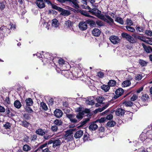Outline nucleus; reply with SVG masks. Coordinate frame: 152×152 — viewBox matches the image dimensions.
<instances>
[{
    "label": "nucleus",
    "instance_id": "nucleus-3",
    "mask_svg": "<svg viewBox=\"0 0 152 152\" xmlns=\"http://www.w3.org/2000/svg\"><path fill=\"white\" fill-rule=\"evenodd\" d=\"M79 71H80V72H81L80 70L78 69L77 68L75 67L73 69V70L71 72L73 76L75 77H76L78 78L80 77Z\"/></svg>",
    "mask_w": 152,
    "mask_h": 152
},
{
    "label": "nucleus",
    "instance_id": "nucleus-19",
    "mask_svg": "<svg viewBox=\"0 0 152 152\" xmlns=\"http://www.w3.org/2000/svg\"><path fill=\"white\" fill-rule=\"evenodd\" d=\"M61 141L59 139L54 140H53V147L55 148L57 146H58L61 144Z\"/></svg>",
    "mask_w": 152,
    "mask_h": 152
},
{
    "label": "nucleus",
    "instance_id": "nucleus-33",
    "mask_svg": "<svg viewBox=\"0 0 152 152\" xmlns=\"http://www.w3.org/2000/svg\"><path fill=\"white\" fill-rule=\"evenodd\" d=\"M86 104L89 105H93L95 104V102L94 100L91 99V98H88L86 101Z\"/></svg>",
    "mask_w": 152,
    "mask_h": 152
},
{
    "label": "nucleus",
    "instance_id": "nucleus-15",
    "mask_svg": "<svg viewBox=\"0 0 152 152\" xmlns=\"http://www.w3.org/2000/svg\"><path fill=\"white\" fill-rule=\"evenodd\" d=\"M83 131L81 130L77 131L74 134V137L76 138H80L83 135Z\"/></svg>",
    "mask_w": 152,
    "mask_h": 152
},
{
    "label": "nucleus",
    "instance_id": "nucleus-47",
    "mask_svg": "<svg viewBox=\"0 0 152 152\" xmlns=\"http://www.w3.org/2000/svg\"><path fill=\"white\" fill-rule=\"evenodd\" d=\"M76 128H73L68 130L66 131V133H67L70 136L73 134V132L75 131L76 130Z\"/></svg>",
    "mask_w": 152,
    "mask_h": 152
},
{
    "label": "nucleus",
    "instance_id": "nucleus-38",
    "mask_svg": "<svg viewBox=\"0 0 152 152\" xmlns=\"http://www.w3.org/2000/svg\"><path fill=\"white\" fill-rule=\"evenodd\" d=\"M79 12L81 13V14L86 16L88 17L89 16V13L87 12L86 11L84 10H80Z\"/></svg>",
    "mask_w": 152,
    "mask_h": 152
},
{
    "label": "nucleus",
    "instance_id": "nucleus-53",
    "mask_svg": "<svg viewBox=\"0 0 152 152\" xmlns=\"http://www.w3.org/2000/svg\"><path fill=\"white\" fill-rule=\"evenodd\" d=\"M142 76L141 74H137V75L135 77V79L137 80H140L142 79Z\"/></svg>",
    "mask_w": 152,
    "mask_h": 152
},
{
    "label": "nucleus",
    "instance_id": "nucleus-28",
    "mask_svg": "<svg viewBox=\"0 0 152 152\" xmlns=\"http://www.w3.org/2000/svg\"><path fill=\"white\" fill-rule=\"evenodd\" d=\"M59 22L56 19H54L52 20V25L56 27H58Z\"/></svg>",
    "mask_w": 152,
    "mask_h": 152
},
{
    "label": "nucleus",
    "instance_id": "nucleus-22",
    "mask_svg": "<svg viewBox=\"0 0 152 152\" xmlns=\"http://www.w3.org/2000/svg\"><path fill=\"white\" fill-rule=\"evenodd\" d=\"M116 123L115 121L113 120H110L107 123V126L108 127H114L116 124Z\"/></svg>",
    "mask_w": 152,
    "mask_h": 152
},
{
    "label": "nucleus",
    "instance_id": "nucleus-8",
    "mask_svg": "<svg viewBox=\"0 0 152 152\" xmlns=\"http://www.w3.org/2000/svg\"><path fill=\"white\" fill-rule=\"evenodd\" d=\"M58 63L60 66H61L64 67H66V66H69V63L61 58H60L58 59Z\"/></svg>",
    "mask_w": 152,
    "mask_h": 152
},
{
    "label": "nucleus",
    "instance_id": "nucleus-5",
    "mask_svg": "<svg viewBox=\"0 0 152 152\" xmlns=\"http://www.w3.org/2000/svg\"><path fill=\"white\" fill-rule=\"evenodd\" d=\"M109 39L111 42L114 44H117L119 42L120 40L118 37L114 35L110 36Z\"/></svg>",
    "mask_w": 152,
    "mask_h": 152
},
{
    "label": "nucleus",
    "instance_id": "nucleus-62",
    "mask_svg": "<svg viewBox=\"0 0 152 152\" xmlns=\"http://www.w3.org/2000/svg\"><path fill=\"white\" fill-rule=\"evenodd\" d=\"M82 107H77L75 109V111L76 112L79 113L80 112H82Z\"/></svg>",
    "mask_w": 152,
    "mask_h": 152
},
{
    "label": "nucleus",
    "instance_id": "nucleus-59",
    "mask_svg": "<svg viewBox=\"0 0 152 152\" xmlns=\"http://www.w3.org/2000/svg\"><path fill=\"white\" fill-rule=\"evenodd\" d=\"M101 11L98 10L96 11V12H95V14H94L93 15L98 17V16L101 14Z\"/></svg>",
    "mask_w": 152,
    "mask_h": 152
},
{
    "label": "nucleus",
    "instance_id": "nucleus-30",
    "mask_svg": "<svg viewBox=\"0 0 152 152\" xmlns=\"http://www.w3.org/2000/svg\"><path fill=\"white\" fill-rule=\"evenodd\" d=\"M136 30L139 32H143L145 29V27H141L139 25H137L136 27Z\"/></svg>",
    "mask_w": 152,
    "mask_h": 152
},
{
    "label": "nucleus",
    "instance_id": "nucleus-52",
    "mask_svg": "<svg viewBox=\"0 0 152 152\" xmlns=\"http://www.w3.org/2000/svg\"><path fill=\"white\" fill-rule=\"evenodd\" d=\"M145 33L148 36H152V31H151L146 30L145 31Z\"/></svg>",
    "mask_w": 152,
    "mask_h": 152
},
{
    "label": "nucleus",
    "instance_id": "nucleus-13",
    "mask_svg": "<svg viewBox=\"0 0 152 152\" xmlns=\"http://www.w3.org/2000/svg\"><path fill=\"white\" fill-rule=\"evenodd\" d=\"M87 24H88L91 27H96L95 22L93 20L91 19H88L86 20Z\"/></svg>",
    "mask_w": 152,
    "mask_h": 152
},
{
    "label": "nucleus",
    "instance_id": "nucleus-45",
    "mask_svg": "<svg viewBox=\"0 0 152 152\" xmlns=\"http://www.w3.org/2000/svg\"><path fill=\"white\" fill-rule=\"evenodd\" d=\"M4 2H5V1H0V9H1V10H3L5 7V5Z\"/></svg>",
    "mask_w": 152,
    "mask_h": 152
},
{
    "label": "nucleus",
    "instance_id": "nucleus-21",
    "mask_svg": "<svg viewBox=\"0 0 152 152\" xmlns=\"http://www.w3.org/2000/svg\"><path fill=\"white\" fill-rule=\"evenodd\" d=\"M20 125L23 126L24 127L27 128H28V127L30 125V124L26 120H23L21 121Z\"/></svg>",
    "mask_w": 152,
    "mask_h": 152
},
{
    "label": "nucleus",
    "instance_id": "nucleus-1",
    "mask_svg": "<svg viewBox=\"0 0 152 152\" xmlns=\"http://www.w3.org/2000/svg\"><path fill=\"white\" fill-rule=\"evenodd\" d=\"M45 58L43 59L42 61L44 65H48V66L51 65L52 66L54 67L56 66L55 63L56 58V56L53 55H50L49 53H46L44 56Z\"/></svg>",
    "mask_w": 152,
    "mask_h": 152
},
{
    "label": "nucleus",
    "instance_id": "nucleus-42",
    "mask_svg": "<svg viewBox=\"0 0 152 152\" xmlns=\"http://www.w3.org/2000/svg\"><path fill=\"white\" fill-rule=\"evenodd\" d=\"M4 127L7 129H10L11 127V124L9 122H7L4 124Z\"/></svg>",
    "mask_w": 152,
    "mask_h": 152
},
{
    "label": "nucleus",
    "instance_id": "nucleus-32",
    "mask_svg": "<svg viewBox=\"0 0 152 152\" xmlns=\"http://www.w3.org/2000/svg\"><path fill=\"white\" fill-rule=\"evenodd\" d=\"M102 89L105 92H107L109 91L110 89V86L108 85H103L101 87Z\"/></svg>",
    "mask_w": 152,
    "mask_h": 152
},
{
    "label": "nucleus",
    "instance_id": "nucleus-12",
    "mask_svg": "<svg viewBox=\"0 0 152 152\" xmlns=\"http://www.w3.org/2000/svg\"><path fill=\"white\" fill-rule=\"evenodd\" d=\"M125 113V110L122 108H118L115 111L116 115L118 116H122Z\"/></svg>",
    "mask_w": 152,
    "mask_h": 152
},
{
    "label": "nucleus",
    "instance_id": "nucleus-6",
    "mask_svg": "<svg viewBox=\"0 0 152 152\" xmlns=\"http://www.w3.org/2000/svg\"><path fill=\"white\" fill-rule=\"evenodd\" d=\"M96 121L92 122L90 123L89 129L90 131H95L98 128L97 125L96 124Z\"/></svg>",
    "mask_w": 152,
    "mask_h": 152
},
{
    "label": "nucleus",
    "instance_id": "nucleus-58",
    "mask_svg": "<svg viewBox=\"0 0 152 152\" xmlns=\"http://www.w3.org/2000/svg\"><path fill=\"white\" fill-rule=\"evenodd\" d=\"M113 115L111 114H110L107 115L105 118L106 120H111L113 119Z\"/></svg>",
    "mask_w": 152,
    "mask_h": 152
},
{
    "label": "nucleus",
    "instance_id": "nucleus-34",
    "mask_svg": "<svg viewBox=\"0 0 152 152\" xmlns=\"http://www.w3.org/2000/svg\"><path fill=\"white\" fill-rule=\"evenodd\" d=\"M96 24L97 25L98 27H101L104 26V23L102 21L98 20L95 22Z\"/></svg>",
    "mask_w": 152,
    "mask_h": 152
},
{
    "label": "nucleus",
    "instance_id": "nucleus-50",
    "mask_svg": "<svg viewBox=\"0 0 152 152\" xmlns=\"http://www.w3.org/2000/svg\"><path fill=\"white\" fill-rule=\"evenodd\" d=\"M89 138V135L88 134H85L83 138L84 141H86L88 140Z\"/></svg>",
    "mask_w": 152,
    "mask_h": 152
},
{
    "label": "nucleus",
    "instance_id": "nucleus-11",
    "mask_svg": "<svg viewBox=\"0 0 152 152\" xmlns=\"http://www.w3.org/2000/svg\"><path fill=\"white\" fill-rule=\"evenodd\" d=\"M61 10L59 12H61V13L60 14L64 16H68L70 14V11L69 10H65L62 8H61Z\"/></svg>",
    "mask_w": 152,
    "mask_h": 152
},
{
    "label": "nucleus",
    "instance_id": "nucleus-44",
    "mask_svg": "<svg viewBox=\"0 0 152 152\" xmlns=\"http://www.w3.org/2000/svg\"><path fill=\"white\" fill-rule=\"evenodd\" d=\"M51 6H52V8L53 9H54L55 10H56L59 12L60 11V10H61V7H59L55 5L54 4H52L51 5Z\"/></svg>",
    "mask_w": 152,
    "mask_h": 152
},
{
    "label": "nucleus",
    "instance_id": "nucleus-26",
    "mask_svg": "<svg viewBox=\"0 0 152 152\" xmlns=\"http://www.w3.org/2000/svg\"><path fill=\"white\" fill-rule=\"evenodd\" d=\"M69 1L71 2L75 5L73 7L77 9L80 7L79 5L77 4V0H69Z\"/></svg>",
    "mask_w": 152,
    "mask_h": 152
},
{
    "label": "nucleus",
    "instance_id": "nucleus-61",
    "mask_svg": "<svg viewBox=\"0 0 152 152\" xmlns=\"http://www.w3.org/2000/svg\"><path fill=\"white\" fill-rule=\"evenodd\" d=\"M37 138V135L36 134H34L31 137V141H35Z\"/></svg>",
    "mask_w": 152,
    "mask_h": 152
},
{
    "label": "nucleus",
    "instance_id": "nucleus-18",
    "mask_svg": "<svg viewBox=\"0 0 152 152\" xmlns=\"http://www.w3.org/2000/svg\"><path fill=\"white\" fill-rule=\"evenodd\" d=\"M5 113L10 118L14 115L13 114L9 108H7L5 110Z\"/></svg>",
    "mask_w": 152,
    "mask_h": 152
},
{
    "label": "nucleus",
    "instance_id": "nucleus-10",
    "mask_svg": "<svg viewBox=\"0 0 152 152\" xmlns=\"http://www.w3.org/2000/svg\"><path fill=\"white\" fill-rule=\"evenodd\" d=\"M54 115L58 118H60L62 117L63 114L62 111L58 109H56L54 111Z\"/></svg>",
    "mask_w": 152,
    "mask_h": 152
},
{
    "label": "nucleus",
    "instance_id": "nucleus-20",
    "mask_svg": "<svg viewBox=\"0 0 152 152\" xmlns=\"http://www.w3.org/2000/svg\"><path fill=\"white\" fill-rule=\"evenodd\" d=\"M35 133L37 134L42 136L45 135V134L44 131L41 128H39L37 129L36 130Z\"/></svg>",
    "mask_w": 152,
    "mask_h": 152
},
{
    "label": "nucleus",
    "instance_id": "nucleus-39",
    "mask_svg": "<svg viewBox=\"0 0 152 152\" xmlns=\"http://www.w3.org/2000/svg\"><path fill=\"white\" fill-rule=\"evenodd\" d=\"M139 64L142 66H146L147 62L143 60L140 59L139 60Z\"/></svg>",
    "mask_w": 152,
    "mask_h": 152
},
{
    "label": "nucleus",
    "instance_id": "nucleus-7",
    "mask_svg": "<svg viewBox=\"0 0 152 152\" xmlns=\"http://www.w3.org/2000/svg\"><path fill=\"white\" fill-rule=\"evenodd\" d=\"M35 3L37 6L39 8H44L45 7L44 0H36Z\"/></svg>",
    "mask_w": 152,
    "mask_h": 152
},
{
    "label": "nucleus",
    "instance_id": "nucleus-55",
    "mask_svg": "<svg viewBox=\"0 0 152 152\" xmlns=\"http://www.w3.org/2000/svg\"><path fill=\"white\" fill-rule=\"evenodd\" d=\"M97 76L100 78H102L104 76V73L101 72H98L97 73Z\"/></svg>",
    "mask_w": 152,
    "mask_h": 152
},
{
    "label": "nucleus",
    "instance_id": "nucleus-56",
    "mask_svg": "<svg viewBox=\"0 0 152 152\" xmlns=\"http://www.w3.org/2000/svg\"><path fill=\"white\" fill-rule=\"evenodd\" d=\"M137 96L136 95L134 94L131 98V100L132 101H134L137 98Z\"/></svg>",
    "mask_w": 152,
    "mask_h": 152
},
{
    "label": "nucleus",
    "instance_id": "nucleus-31",
    "mask_svg": "<svg viewBox=\"0 0 152 152\" xmlns=\"http://www.w3.org/2000/svg\"><path fill=\"white\" fill-rule=\"evenodd\" d=\"M149 98V97L148 95L147 94H143L141 96V100L143 102H145L148 100V99Z\"/></svg>",
    "mask_w": 152,
    "mask_h": 152
},
{
    "label": "nucleus",
    "instance_id": "nucleus-48",
    "mask_svg": "<svg viewBox=\"0 0 152 152\" xmlns=\"http://www.w3.org/2000/svg\"><path fill=\"white\" fill-rule=\"evenodd\" d=\"M126 28L128 31L132 32H134L135 31V29L133 27L129 26H126Z\"/></svg>",
    "mask_w": 152,
    "mask_h": 152
},
{
    "label": "nucleus",
    "instance_id": "nucleus-54",
    "mask_svg": "<svg viewBox=\"0 0 152 152\" xmlns=\"http://www.w3.org/2000/svg\"><path fill=\"white\" fill-rule=\"evenodd\" d=\"M133 104V103L131 101H129L126 102L125 105L126 106H132Z\"/></svg>",
    "mask_w": 152,
    "mask_h": 152
},
{
    "label": "nucleus",
    "instance_id": "nucleus-60",
    "mask_svg": "<svg viewBox=\"0 0 152 152\" xmlns=\"http://www.w3.org/2000/svg\"><path fill=\"white\" fill-rule=\"evenodd\" d=\"M47 146V143L45 142L44 144L41 145L39 146V148H38L36 150V151H37L38 150L39 148H40V149H42L43 148H44L46 147Z\"/></svg>",
    "mask_w": 152,
    "mask_h": 152
},
{
    "label": "nucleus",
    "instance_id": "nucleus-35",
    "mask_svg": "<svg viewBox=\"0 0 152 152\" xmlns=\"http://www.w3.org/2000/svg\"><path fill=\"white\" fill-rule=\"evenodd\" d=\"M116 84V82L114 80H110L108 82V84L110 86H114Z\"/></svg>",
    "mask_w": 152,
    "mask_h": 152
},
{
    "label": "nucleus",
    "instance_id": "nucleus-51",
    "mask_svg": "<svg viewBox=\"0 0 152 152\" xmlns=\"http://www.w3.org/2000/svg\"><path fill=\"white\" fill-rule=\"evenodd\" d=\"M23 117L25 120H28L30 119V117L28 114H24L23 115Z\"/></svg>",
    "mask_w": 152,
    "mask_h": 152
},
{
    "label": "nucleus",
    "instance_id": "nucleus-46",
    "mask_svg": "<svg viewBox=\"0 0 152 152\" xmlns=\"http://www.w3.org/2000/svg\"><path fill=\"white\" fill-rule=\"evenodd\" d=\"M106 120L105 118V117L102 118V117L100 119H97L95 121L96 123L99 122L100 123H103L105 121H106Z\"/></svg>",
    "mask_w": 152,
    "mask_h": 152
},
{
    "label": "nucleus",
    "instance_id": "nucleus-23",
    "mask_svg": "<svg viewBox=\"0 0 152 152\" xmlns=\"http://www.w3.org/2000/svg\"><path fill=\"white\" fill-rule=\"evenodd\" d=\"M131 84V83L130 80H127L124 81L122 83L123 87H126L129 86Z\"/></svg>",
    "mask_w": 152,
    "mask_h": 152
},
{
    "label": "nucleus",
    "instance_id": "nucleus-9",
    "mask_svg": "<svg viewBox=\"0 0 152 152\" xmlns=\"http://www.w3.org/2000/svg\"><path fill=\"white\" fill-rule=\"evenodd\" d=\"M101 32V31L97 28H95L92 31V35L96 37H99Z\"/></svg>",
    "mask_w": 152,
    "mask_h": 152
},
{
    "label": "nucleus",
    "instance_id": "nucleus-4",
    "mask_svg": "<svg viewBox=\"0 0 152 152\" xmlns=\"http://www.w3.org/2000/svg\"><path fill=\"white\" fill-rule=\"evenodd\" d=\"M79 27L80 29L82 31L86 30L88 27L86 21L80 22L79 24Z\"/></svg>",
    "mask_w": 152,
    "mask_h": 152
},
{
    "label": "nucleus",
    "instance_id": "nucleus-36",
    "mask_svg": "<svg viewBox=\"0 0 152 152\" xmlns=\"http://www.w3.org/2000/svg\"><path fill=\"white\" fill-rule=\"evenodd\" d=\"M115 20L121 25H123L124 24V21L121 18L117 17L116 18Z\"/></svg>",
    "mask_w": 152,
    "mask_h": 152
},
{
    "label": "nucleus",
    "instance_id": "nucleus-27",
    "mask_svg": "<svg viewBox=\"0 0 152 152\" xmlns=\"http://www.w3.org/2000/svg\"><path fill=\"white\" fill-rule=\"evenodd\" d=\"M84 115V114L83 112H80L76 115V117L78 119L80 120L83 118Z\"/></svg>",
    "mask_w": 152,
    "mask_h": 152
},
{
    "label": "nucleus",
    "instance_id": "nucleus-63",
    "mask_svg": "<svg viewBox=\"0 0 152 152\" xmlns=\"http://www.w3.org/2000/svg\"><path fill=\"white\" fill-rule=\"evenodd\" d=\"M5 111V108L2 106L0 105V112L4 113Z\"/></svg>",
    "mask_w": 152,
    "mask_h": 152
},
{
    "label": "nucleus",
    "instance_id": "nucleus-57",
    "mask_svg": "<svg viewBox=\"0 0 152 152\" xmlns=\"http://www.w3.org/2000/svg\"><path fill=\"white\" fill-rule=\"evenodd\" d=\"M104 97H99L97 99V102L99 104L102 103L103 101L104 100Z\"/></svg>",
    "mask_w": 152,
    "mask_h": 152
},
{
    "label": "nucleus",
    "instance_id": "nucleus-37",
    "mask_svg": "<svg viewBox=\"0 0 152 152\" xmlns=\"http://www.w3.org/2000/svg\"><path fill=\"white\" fill-rule=\"evenodd\" d=\"M40 105L42 109L46 111L48 109V107L46 104L44 102H41L40 103Z\"/></svg>",
    "mask_w": 152,
    "mask_h": 152
},
{
    "label": "nucleus",
    "instance_id": "nucleus-40",
    "mask_svg": "<svg viewBox=\"0 0 152 152\" xmlns=\"http://www.w3.org/2000/svg\"><path fill=\"white\" fill-rule=\"evenodd\" d=\"M65 25L69 28H70L72 26L73 22L69 20H68L65 22Z\"/></svg>",
    "mask_w": 152,
    "mask_h": 152
},
{
    "label": "nucleus",
    "instance_id": "nucleus-49",
    "mask_svg": "<svg viewBox=\"0 0 152 152\" xmlns=\"http://www.w3.org/2000/svg\"><path fill=\"white\" fill-rule=\"evenodd\" d=\"M58 126H57L53 125L51 127V129L53 132H56L58 130Z\"/></svg>",
    "mask_w": 152,
    "mask_h": 152
},
{
    "label": "nucleus",
    "instance_id": "nucleus-64",
    "mask_svg": "<svg viewBox=\"0 0 152 152\" xmlns=\"http://www.w3.org/2000/svg\"><path fill=\"white\" fill-rule=\"evenodd\" d=\"M81 125L77 126L78 128H79L80 127L83 126L86 123L83 120L82 121L80 122Z\"/></svg>",
    "mask_w": 152,
    "mask_h": 152
},
{
    "label": "nucleus",
    "instance_id": "nucleus-16",
    "mask_svg": "<svg viewBox=\"0 0 152 152\" xmlns=\"http://www.w3.org/2000/svg\"><path fill=\"white\" fill-rule=\"evenodd\" d=\"M26 106H31L33 104V102L31 98H26L25 100Z\"/></svg>",
    "mask_w": 152,
    "mask_h": 152
},
{
    "label": "nucleus",
    "instance_id": "nucleus-25",
    "mask_svg": "<svg viewBox=\"0 0 152 152\" xmlns=\"http://www.w3.org/2000/svg\"><path fill=\"white\" fill-rule=\"evenodd\" d=\"M14 106L16 108L19 109L21 107L22 105L20 102L18 100H17L15 101Z\"/></svg>",
    "mask_w": 152,
    "mask_h": 152
},
{
    "label": "nucleus",
    "instance_id": "nucleus-43",
    "mask_svg": "<svg viewBox=\"0 0 152 152\" xmlns=\"http://www.w3.org/2000/svg\"><path fill=\"white\" fill-rule=\"evenodd\" d=\"M70 72L67 70H64L63 72H62V73H63L65 76L67 78L69 77Z\"/></svg>",
    "mask_w": 152,
    "mask_h": 152
},
{
    "label": "nucleus",
    "instance_id": "nucleus-24",
    "mask_svg": "<svg viewBox=\"0 0 152 152\" xmlns=\"http://www.w3.org/2000/svg\"><path fill=\"white\" fill-rule=\"evenodd\" d=\"M53 123L56 126H61L63 122L61 120L56 119L54 121Z\"/></svg>",
    "mask_w": 152,
    "mask_h": 152
},
{
    "label": "nucleus",
    "instance_id": "nucleus-2",
    "mask_svg": "<svg viewBox=\"0 0 152 152\" xmlns=\"http://www.w3.org/2000/svg\"><path fill=\"white\" fill-rule=\"evenodd\" d=\"M121 36L124 38L126 39L127 41H129L131 43H134L137 42V40L135 39L130 35L126 33H122L121 34Z\"/></svg>",
    "mask_w": 152,
    "mask_h": 152
},
{
    "label": "nucleus",
    "instance_id": "nucleus-14",
    "mask_svg": "<svg viewBox=\"0 0 152 152\" xmlns=\"http://www.w3.org/2000/svg\"><path fill=\"white\" fill-rule=\"evenodd\" d=\"M141 45L145 52L148 53H151V50L152 47L150 46H147L144 43H142Z\"/></svg>",
    "mask_w": 152,
    "mask_h": 152
},
{
    "label": "nucleus",
    "instance_id": "nucleus-29",
    "mask_svg": "<svg viewBox=\"0 0 152 152\" xmlns=\"http://www.w3.org/2000/svg\"><path fill=\"white\" fill-rule=\"evenodd\" d=\"M25 110L27 112L29 113H33L34 111L30 106H26Z\"/></svg>",
    "mask_w": 152,
    "mask_h": 152
},
{
    "label": "nucleus",
    "instance_id": "nucleus-17",
    "mask_svg": "<svg viewBox=\"0 0 152 152\" xmlns=\"http://www.w3.org/2000/svg\"><path fill=\"white\" fill-rule=\"evenodd\" d=\"M124 90L121 88H119L117 89L115 92L116 95H118L119 96H121L123 94Z\"/></svg>",
    "mask_w": 152,
    "mask_h": 152
},
{
    "label": "nucleus",
    "instance_id": "nucleus-41",
    "mask_svg": "<svg viewBox=\"0 0 152 152\" xmlns=\"http://www.w3.org/2000/svg\"><path fill=\"white\" fill-rule=\"evenodd\" d=\"M23 149L25 151H28L30 150L31 149V147L28 145L27 144H25L24 145L23 147Z\"/></svg>",
    "mask_w": 152,
    "mask_h": 152
}]
</instances>
